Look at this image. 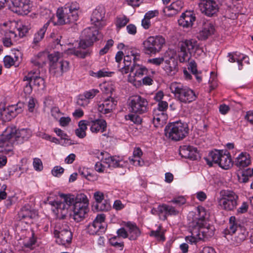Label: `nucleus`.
Instances as JSON below:
<instances>
[{"label":"nucleus","mask_w":253,"mask_h":253,"mask_svg":"<svg viewBox=\"0 0 253 253\" xmlns=\"http://www.w3.org/2000/svg\"><path fill=\"white\" fill-rule=\"evenodd\" d=\"M31 62L38 68L42 67L45 64V56L43 54L40 53L31 59Z\"/></svg>","instance_id":"43"},{"label":"nucleus","mask_w":253,"mask_h":253,"mask_svg":"<svg viewBox=\"0 0 253 253\" xmlns=\"http://www.w3.org/2000/svg\"><path fill=\"white\" fill-rule=\"evenodd\" d=\"M96 209L99 211H107L111 208V206L107 201L103 200L99 203L96 204Z\"/></svg>","instance_id":"50"},{"label":"nucleus","mask_w":253,"mask_h":253,"mask_svg":"<svg viewBox=\"0 0 253 253\" xmlns=\"http://www.w3.org/2000/svg\"><path fill=\"white\" fill-rule=\"evenodd\" d=\"M3 62L5 67L9 68L14 64L15 61L10 56L6 55L3 59Z\"/></svg>","instance_id":"57"},{"label":"nucleus","mask_w":253,"mask_h":253,"mask_svg":"<svg viewBox=\"0 0 253 253\" xmlns=\"http://www.w3.org/2000/svg\"><path fill=\"white\" fill-rule=\"evenodd\" d=\"M23 240V244L25 247L32 248L35 245L36 239L34 237L33 231L22 230L20 233L19 240Z\"/></svg>","instance_id":"18"},{"label":"nucleus","mask_w":253,"mask_h":253,"mask_svg":"<svg viewBox=\"0 0 253 253\" xmlns=\"http://www.w3.org/2000/svg\"><path fill=\"white\" fill-rule=\"evenodd\" d=\"M129 18L125 15L117 17L115 22L116 26L118 29L125 27L129 22Z\"/></svg>","instance_id":"47"},{"label":"nucleus","mask_w":253,"mask_h":253,"mask_svg":"<svg viewBox=\"0 0 253 253\" xmlns=\"http://www.w3.org/2000/svg\"><path fill=\"white\" fill-rule=\"evenodd\" d=\"M106 154V157L102 158V160H104V162L108 164L109 168H118L122 166L120 164L122 162V160L119 157L116 156H108V154L106 152H101V155L103 156Z\"/></svg>","instance_id":"27"},{"label":"nucleus","mask_w":253,"mask_h":253,"mask_svg":"<svg viewBox=\"0 0 253 253\" xmlns=\"http://www.w3.org/2000/svg\"><path fill=\"white\" fill-rule=\"evenodd\" d=\"M105 218L104 214H98L93 221L88 225L87 232L89 234L100 235L105 233L107 226L105 221Z\"/></svg>","instance_id":"12"},{"label":"nucleus","mask_w":253,"mask_h":253,"mask_svg":"<svg viewBox=\"0 0 253 253\" xmlns=\"http://www.w3.org/2000/svg\"><path fill=\"white\" fill-rule=\"evenodd\" d=\"M248 204L247 202H244L242 203L241 206L237 209V212L238 213H244L248 211Z\"/></svg>","instance_id":"64"},{"label":"nucleus","mask_w":253,"mask_h":253,"mask_svg":"<svg viewBox=\"0 0 253 253\" xmlns=\"http://www.w3.org/2000/svg\"><path fill=\"white\" fill-rule=\"evenodd\" d=\"M128 76V81L131 83H134L137 78H141L144 75H146L148 72L147 69L142 65L132 63L130 67Z\"/></svg>","instance_id":"14"},{"label":"nucleus","mask_w":253,"mask_h":253,"mask_svg":"<svg viewBox=\"0 0 253 253\" xmlns=\"http://www.w3.org/2000/svg\"><path fill=\"white\" fill-rule=\"evenodd\" d=\"M214 28L211 23L207 21L203 24L202 29L199 32L198 38L200 40H205L212 35Z\"/></svg>","instance_id":"23"},{"label":"nucleus","mask_w":253,"mask_h":253,"mask_svg":"<svg viewBox=\"0 0 253 253\" xmlns=\"http://www.w3.org/2000/svg\"><path fill=\"white\" fill-rule=\"evenodd\" d=\"M16 141V127H8L0 136V147H5V151L12 150Z\"/></svg>","instance_id":"11"},{"label":"nucleus","mask_w":253,"mask_h":253,"mask_svg":"<svg viewBox=\"0 0 253 253\" xmlns=\"http://www.w3.org/2000/svg\"><path fill=\"white\" fill-rule=\"evenodd\" d=\"M190 54L187 51L183 50L180 47V51L178 53L179 60L180 62H186L190 59Z\"/></svg>","instance_id":"49"},{"label":"nucleus","mask_w":253,"mask_h":253,"mask_svg":"<svg viewBox=\"0 0 253 253\" xmlns=\"http://www.w3.org/2000/svg\"><path fill=\"white\" fill-rule=\"evenodd\" d=\"M197 213L190 212L189 214V217L192 216V221L190 222L189 224L192 226H196L197 225H202L204 223V220L207 216V212L205 208L202 207H198L197 209Z\"/></svg>","instance_id":"17"},{"label":"nucleus","mask_w":253,"mask_h":253,"mask_svg":"<svg viewBox=\"0 0 253 253\" xmlns=\"http://www.w3.org/2000/svg\"><path fill=\"white\" fill-rule=\"evenodd\" d=\"M88 122L86 120H81L79 122V128L75 130L76 135L80 138H83L86 136V130Z\"/></svg>","instance_id":"40"},{"label":"nucleus","mask_w":253,"mask_h":253,"mask_svg":"<svg viewBox=\"0 0 253 253\" xmlns=\"http://www.w3.org/2000/svg\"><path fill=\"white\" fill-rule=\"evenodd\" d=\"M99 92V91L97 89H92L85 91L83 94L89 100V99L94 98Z\"/></svg>","instance_id":"55"},{"label":"nucleus","mask_w":253,"mask_h":253,"mask_svg":"<svg viewBox=\"0 0 253 253\" xmlns=\"http://www.w3.org/2000/svg\"><path fill=\"white\" fill-rule=\"evenodd\" d=\"M69 227L62 222H57L54 226V234L55 236L58 234V232H63L69 230Z\"/></svg>","instance_id":"46"},{"label":"nucleus","mask_w":253,"mask_h":253,"mask_svg":"<svg viewBox=\"0 0 253 253\" xmlns=\"http://www.w3.org/2000/svg\"><path fill=\"white\" fill-rule=\"evenodd\" d=\"M114 44V41L110 39L107 41L105 46L101 49L99 51V54L100 55H104L106 54L110 49L111 47L113 46Z\"/></svg>","instance_id":"56"},{"label":"nucleus","mask_w":253,"mask_h":253,"mask_svg":"<svg viewBox=\"0 0 253 253\" xmlns=\"http://www.w3.org/2000/svg\"><path fill=\"white\" fill-rule=\"evenodd\" d=\"M64 169L60 166H55L51 170L52 174L56 177H59L64 172Z\"/></svg>","instance_id":"58"},{"label":"nucleus","mask_w":253,"mask_h":253,"mask_svg":"<svg viewBox=\"0 0 253 253\" xmlns=\"http://www.w3.org/2000/svg\"><path fill=\"white\" fill-rule=\"evenodd\" d=\"M79 173L83 177H84L89 181H95L97 179V176L92 171L86 168H80Z\"/></svg>","instance_id":"39"},{"label":"nucleus","mask_w":253,"mask_h":253,"mask_svg":"<svg viewBox=\"0 0 253 253\" xmlns=\"http://www.w3.org/2000/svg\"><path fill=\"white\" fill-rule=\"evenodd\" d=\"M30 29L29 26L22 25L18 28V35L19 38H22L25 37Z\"/></svg>","instance_id":"52"},{"label":"nucleus","mask_w":253,"mask_h":253,"mask_svg":"<svg viewBox=\"0 0 253 253\" xmlns=\"http://www.w3.org/2000/svg\"><path fill=\"white\" fill-rule=\"evenodd\" d=\"M127 229L128 238L130 240H135L140 235L141 231L136 224L128 222L126 224Z\"/></svg>","instance_id":"32"},{"label":"nucleus","mask_w":253,"mask_h":253,"mask_svg":"<svg viewBox=\"0 0 253 253\" xmlns=\"http://www.w3.org/2000/svg\"><path fill=\"white\" fill-rule=\"evenodd\" d=\"M229 227L226 228L223 231L224 236L226 238L228 235H232L235 233L237 229L240 227V224L236 220L235 216H232L230 217L229 222Z\"/></svg>","instance_id":"34"},{"label":"nucleus","mask_w":253,"mask_h":253,"mask_svg":"<svg viewBox=\"0 0 253 253\" xmlns=\"http://www.w3.org/2000/svg\"><path fill=\"white\" fill-rule=\"evenodd\" d=\"M241 56H242V57H239V58L237 60V62H238V65H239V66H238L239 70H242V69L243 61L244 60L245 61V62H247L248 64L249 63V59L247 56L243 55V54H242Z\"/></svg>","instance_id":"63"},{"label":"nucleus","mask_w":253,"mask_h":253,"mask_svg":"<svg viewBox=\"0 0 253 253\" xmlns=\"http://www.w3.org/2000/svg\"><path fill=\"white\" fill-rule=\"evenodd\" d=\"M31 131L27 128L17 130V144H22L27 141L31 136Z\"/></svg>","instance_id":"38"},{"label":"nucleus","mask_w":253,"mask_h":253,"mask_svg":"<svg viewBox=\"0 0 253 253\" xmlns=\"http://www.w3.org/2000/svg\"><path fill=\"white\" fill-rule=\"evenodd\" d=\"M99 31L94 28H88L85 29L82 34V39L79 42V48L73 50V54L76 56L84 58L89 56L91 51L86 48L92 45L93 42L97 40Z\"/></svg>","instance_id":"1"},{"label":"nucleus","mask_w":253,"mask_h":253,"mask_svg":"<svg viewBox=\"0 0 253 253\" xmlns=\"http://www.w3.org/2000/svg\"><path fill=\"white\" fill-rule=\"evenodd\" d=\"M55 237L56 238V242L57 244L65 246L66 244H69L71 242L72 234L69 229L63 232H58V234L55 236Z\"/></svg>","instance_id":"28"},{"label":"nucleus","mask_w":253,"mask_h":253,"mask_svg":"<svg viewBox=\"0 0 253 253\" xmlns=\"http://www.w3.org/2000/svg\"><path fill=\"white\" fill-rule=\"evenodd\" d=\"M250 163V156L247 152H242L236 158L235 161V165L240 168L247 167Z\"/></svg>","instance_id":"33"},{"label":"nucleus","mask_w":253,"mask_h":253,"mask_svg":"<svg viewBox=\"0 0 253 253\" xmlns=\"http://www.w3.org/2000/svg\"><path fill=\"white\" fill-rule=\"evenodd\" d=\"M37 103V101L36 99L33 97H31L28 101V110L30 112H33L34 109L36 106V104Z\"/></svg>","instance_id":"60"},{"label":"nucleus","mask_w":253,"mask_h":253,"mask_svg":"<svg viewBox=\"0 0 253 253\" xmlns=\"http://www.w3.org/2000/svg\"><path fill=\"white\" fill-rule=\"evenodd\" d=\"M220 197L217 199L218 206L221 210L233 211L237 207L238 196L232 191H222Z\"/></svg>","instance_id":"7"},{"label":"nucleus","mask_w":253,"mask_h":253,"mask_svg":"<svg viewBox=\"0 0 253 253\" xmlns=\"http://www.w3.org/2000/svg\"><path fill=\"white\" fill-rule=\"evenodd\" d=\"M60 197L61 201L50 202L49 204L55 208L52 210L53 212L64 218L68 214L69 208L74 203V198L73 195L64 194H60Z\"/></svg>","instance_id":"8"},{"label":"nucleus","mask_w":253,"mask_h":253,"mask_svg":"<svg viewBox=\"0 0 253 253\" xmlns=\"http://www.w3.org/2000/svg\"><path fill=\"white\" fill-rule=\"evenodd\" d=\"M129 105L131 112L143 114L148 110V102L147 99L140 95H134L130 97Z\"/></svg>","instance_id":"10"},{"label":"nucleus","mask_w":253,"mask_h":253,"mask_svg":"<svg viewBox=\"0 0 253 253\" xmlns=\"http://www.w3.org/2000/svg\"><path fill=\"white\" fill-rule=\"evenodd\" d=\"M49 71L51 75L56 78L61 77L69 70V63L59 58L58 52L48 55Z\"/></svg>","instance_id":"5"},{"label":"nucleus","mask_w":253,"mask_h":253,"mask_svg":"<svg viewBox=\"0 0 253 253\" xmlns=\"http://www.w3.org/2000/svg\"><path fill=\"white\" fill-rule=\"evenodd\" d=\"M49 24L50 21H47L37 33H35L33 40L34 43H38L43 39Z\"/></svg>","instance_id":"41"},{"label":"nucleus","mask_w":253,"mask_h":253,"mask_svg":"<svg viewBox=\"0 0 253 253\" xmlns=\"http://www.w3.org/2000/svg\"><path fill=\"white\" fill-rule=\"evenodd\" d=\"M223 150H215L209 153V157L205 158L207 164L210 166H212L213 163L218 164L221 156H222L221 151Z\"/></svg>","instance_id":"35"},{"label":"nucleus","mask_w":253,"mask_h":253,"mask_svg":"<svg viewBox=\"0 0 253 253\" xmlns=\"http://www.w3.org/2000/svg\"><path fill=\"white\" fill-rule=\"evenodd\" d=\"M127 120H130L135 124H138L141 121V118L135 114H129L126 116Z\"/></svg>","instance_id":"59"},{"label":"nucleus","mask_w":253,"mask_h":253,"mask_svg":"<svg viewBox=\"0 0 253 253\" xmlns=\"http://www.w3.org/2000/svg\"><path fill=\"white\" fill-rule=\"evenodd\" d=\"M179 154L182 157L190 159H195L197 157L196 155L194 154L191 146H184L181 147L179 150Z\"/></svg>","instance_id":"42"},{"label":"nucleus","mask_w":253,"mask_h":253,"mask_svg":"<svg viewBox=\"0 0 253 253\" xmlns=\"http://www.w3.org/2000/svg\"><path fill=\"white\" fill-rule=\"evenodd\" d=\"M88 126L92 133L103 132L107 128V123L103 119H93L90 117L87 120Z\"/></svg>","instance_id":"16"},{"label":"nucleus","mask_w":253,"mask_h":253,"mask_svg":"<svg viewBox=\"0 0 253 253\" xmlns=\"http://www.w3.org/2000/svg\"><path fill=\"white\" fill-rule=\"evenodd\" d=\"M196 228H198V230H199V235L203 236V240L205 238H209L211 237L214 234V230L213 227L212 226L208 225L206 226L203 224L201 225H197L195 226Z\"/></svg>","instance_id":"36"},{"label":"nucleus","mask_w":253,"mask_h":253,"mask_svg":"<svg viewBox=\"0 0 253 253\" xmlns=\"http://www.w3.org/2000/svg\"><path fill=\"white\" fill-rule=\"evenodd\" d=\"M165 42V38L162 36L149 37L143 43L145 53L151 54L159 52Z\"/></svg>","instance_id":"9"},{"label":"nucleus","mask_w":253,"mask_h":253,"mask_svg":"<svg viewBox=\"0 0 253 253\" xmlns=\"http://www.w3.org/2000/svg\"><path fill=\"white\" fill-rule=\"evenodd\" d=\"M165 130L166 135L169 138L174 141H179L188 134L189 128L186 123L177 121L169 124L166 126Z\"/></svg>","instance_id":"6"},{"label":"nucleus","mask_w":253,"mask_h":253,"mask_svg":"<svg viewBox=\"0 0 253 253\" xmlns=\"http://www.w3.org/2000/svg\"><path fill=\"white\" fill-rule=\"evenodd\" d=\"M36 215L35 212H34L27 208L24 207L18 213L19 218H32Z\"/></svg>","instance_id":"44"},{"label":"nucleus","mask_w":253,"mask_h":253,"mask_svg":"<svg viewBox=\"0 0 253 253\" xmlns=\"http://www.w3.org/2000/svg\"><path fill=\"white\" fill-rule=\"evenodd\" d=\"M105 14V8L102 6H97L93 11L91 16V22L94 24L96 27L101 28L105 25L104 22L102 21Z\"/></svg>","instance_id":"15"},{"label":"nucleus","mask_w":253,"mask_h":253,"mask_svg":"<svg viewBox=\"0 0 253 253\" xmlns=\"http://www.w3.org/2000/svg\"><path fill=\"white\" fill-rule=\"evenodd\" d=\"M159 213H162V219L165 220L168 215H176L178 214V211L176 208L171 205L162 204L158 206Z\"/></svg>","instance_id":"22"},{"label":"nucleus","mask_w":253,"mask_h":253,"mask_svg":"<svg viewBox=\"0 0 253 253\" xmlns=\"http://www.w3.org/2000/svg\"><path fill=\"white\" fill-rule=\"evenodd\" d=\"M39 73V71H31L29 73V77H24L23 81H29V80H33V84L34 85L42 88L44 86V81L43 78L38 76Z\"/></svg>","instance_id":"25"},{"label":"nucleus","mask_w":253,"mask_h":253,"mask_svg":"<svg viewBox=\"0 0 253 253\" xmlns=\"http://www.w3.org/2000/svg\"><path fill=\"white\" fill-rule=\"evenodd\" d=\"M222 156H221L218 166L222 169H228L232 167L233 162L231 158L230 153L227 150L221 151Z\"/></svg>","instance_id":"30"},{"label":"nucleus","mask_w":253,"mask_h":253,"mask_svg":"<svg viewBox=\"0 0 253 253\" xmlns=\"http://www.w3.org/2000/svg\"><path fill=\"white\" fill-rule=\"evenodd\" d=\"M34 169L36 171H40L43 169L42 163L41 160L38 158H35L33 159V163Z\"/></svg>","instance_id":"53"},{"label":"nucleus","mask_w":253,"mask_h":253,"mask_svg":"<svg viewBox=\"0 0 253 253\" xmlns=\"http://www.w3.org/2000/svg\"><path fill=\"white\" fill-rule=\"evenodd\" d=\"M89 103V101L84 95H80L78 97L77 103L79 106L82 107L86 106Z\"/></svg>","instance_id":"54"},{"label":"nucleus","mask_w":253,"mask_h":253,"mask_svg":"<svg viewBox=\"0 0 253 253\" xmlns=\"http://www.w3.org/2000/svg\"><path fill=\"white\" fill-rule=\"evenodd\" d=\"M180 47L182 49L185 50L191 54L199 48V44L196 40L190 39L182 42Z\"/></svg>","instance_id":"31"},{"label":"nucleus","mask_w":253,"mask_h":253,"mask_svg":"<svg viewBox=\"0 0 253 253\" xmlns=\"http://www.w3.org/2000/svg\"><path fill=\"white\" fill-rule=\"evenodd\" d=\"M117 101L114 98L112 97L107 98L102 104L98 105V110L103 114H108L115 109Z\"/></svg>","instance_id":"19"},{"label":"nucleus","mask_w":253,"mask_h":253,"mask_svg":"<svg viewBox=\"0 0 253 253\" xmlns=\"http://www.w3.org/2000/svg\"><path fill=\"white\" fill-rule=\"evenodd\" d=\"M167 119L166 115L153 116V123L155 127L162 126Z\"/></svg>","instance_id":"45"},{"label":"nucleus","mask_w":253,"mask_h":253,"mask_svg":"<svg viewBox=\"0 0 253 253\" xmlns=\"http://www.w3.org/2000/svg\"><path fill=\"white\" fill-rule=\"evenodd\" d=\"M164 61H165V59L164 58L159 57V58L149 59L148 60V62L149 63L152 64L154 65H156V66H159Z\"/></svg>","instance_id":"61"},{"label":"nucleus","mask_w":253,"mask_h":253,"mask_svg":"<svg viewBox=\"0 0 253 253\" xmlns=\"http://www.w3.org/2000/svg\"><path fill=\"white\" fill-rule=\"evenodd\" d=\"M199 6L202 13L209 17L213 16L219 9L217 2L213 0H201Z\"/></svg>","instance_id":"13"},{"label":"nucleus","mask_w":253,"mask_h":253,"mask_svg":"<svg viewBox=\"0 0 253 253\" xmlns=\"http://www.w3.org/2000/svg\"><path fill=\"white\" fill-rule=\"evenodd\" d=\"M151 236L155 237L158 240L164 241L165 238L164 231H161V227L159 226L158 229L156 231H152L150 234Z\"/></svg>","instance_id":"48"},{"label":"nucleus","mask_w":253,"mask_h":253,"mask_svg":"<svg viewBox=\"0 0 253 253\" xmlns=\"http://www.w3.org/2000/svg\"><path fill=\"white\" fill-rule=\"evenodd\" d=\"M165 65L164 70L168 75L173 76L178 72V67L177 61L173 57L165 60Z\"/></svg>","instance_id":"21"},{"label":"nucleus","mask_w":253,"mask_h":253,"mask_svg":"<svg viewBox=\"0 0 253 253\" xmlns=\"http://www.w3.org/2000/svg\"><path fill=\"white\" fill-rule=\"evenodd\" d=\"M31 3L29 0H17V14L25 15L31 11Z\"/></svg>","instance_id":"29"},{"label":"nucleus","mask_w":253,"mask_h":253,"mask_svg":"<svg viewBox=\"0 0 253 253\" xmlns=\"http://www.w3.org/2000/svg\"><path fill=\"white\" fill-rule=\"evenodd\" d=\"M118 238L117 236L113 237L110 239L109 242L112 246L122 250L124 246V242H118Z\"/></svg>","instance_id":"51"},{"label":"nucleus","mask_w":253,"mask_h":253,"mask_svg":"<svg viewBox=\"0 0 253 253\" xmlns=\"http://www.w3.org/2000/svg\"><path fill=\"white\" fill-rule=\"evenodd\" d=\"M189 227L191 236L186 238V240L187 242L191 244H195L198 241L203 240V236L199 235L198 228H196L194 226H193L191 224H189Z\"/></svg>","instance_id":"37"},{"label":"nucleus","mask_w":253,"mask_h":253,"mask_svg":"<svg viewBox=\"0 0 253 253\" xmlns=\"http://www.w3.org/2000/svg\"><path fill=\"white\" fill-rule=\"evenodd\" d=\"M169 88L175 97L182 103H190L195 101L197 98L194 90L180 83H171Z\"/></svg>","instance_id":"3"},{"label":"nucleus","mask_w":253,"mask_h":253,"mask_svg":"<svg viewBox=\"0 0 253 253\" xmlns=\"http://www.w3.org/2000/svg\"><path fill=\"white\" fill-rule=\"evenodd\" d=\"M21 165H19V169L21 171V173L26 171L28 169L27 159L23 158L20 161Z\"/></svg>","instance_id":"62"},{"label":"nucleus","mask_w":253,"mask_h":253,"mask_svg":"<svg viewBox=\"0 0 253 253\" xmlns=\"http://www.w3.org/2000/svg\"><path fill=\"white\" fill-rule=\"evenodd\" d=\"M183 7V2L181 0L173 2L169 6L164 9V12L169 17L172 16L180 11Z\"/></svg>","instance_id":"24"},{"label":"nucleus","mask_w":253,"mask_h":253,"mask_svg":"<svg viewBox=\"0 0 253 253\" xmlns=\"http://www.w3.org/2000/svg\"><path fill=\"white\" fill-rule=\"evenodd\" d=\"M136 53L131 51L130 55H127L124 56V66L120 68V71L123 74H127L130 70V67L132 66V60L133 61V63H135V60L136 58Z\"/></svg>","instance_id":"26"},{"label":"nucleus","mask_w":253,"mask_h":253,"mask_svg":"<svg viewBox=\"0 0 253 253\" xmlns=\"http://www.w3.org/2000/svg\"><path fill=\"white\" fill-rule=\"evenodd\" d=\"M73 204V219L77 222L83 220L89 211L88 200L84 193L78 194Z\"/></svg>","instance_id":"4"},{"label":"nucleus","mask_w":253,"mask_h":253,"mask_svg":"<svg viewBox=\"0 0 253 253\" xmlns=\"http://www.w3.org/2000/svg\"><path fill=\"white\" fill-rule=\"evenodd\" d=\"M196 17L190 11L183 13L178 20V24L183 28H189L192 26Z\"/></svg>","instance_id":"20"},{"label":"nucleus","mask_w":253,"mask_h":253,"mask_svg":"<svg viewBox=\"0 0 253 253\" xmlns=\"http://www.w3.org/2000/svg\"><path fill=\"white\" fill-rule=\"evenodd\" d=\"M79 9V4L76 1L68 2L64 6L58 8L56 13L57 23L62 25L76 21L78 19Z\"/></svg>","instance_id":"2"}]
</instances>
